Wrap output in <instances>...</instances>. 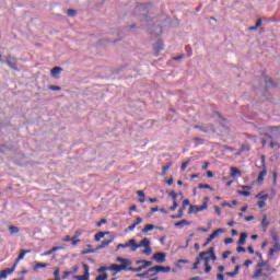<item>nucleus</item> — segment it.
Here are the masks:
<instances>
[{"label": "nucleus", "mask_w": 280, "mask_h": 280, "mask_svg": "<svg viewBox=\"0 0 280 280\" xmlns=\"http://www.w3.org/2000/svg\"><path fill=\"white\" fill-rule=\"evenodd\" d=\"M108 273L104 272L95 278V280H107Z\"/></svg>", "instance_id": "c9c22d12"}, {"label": "nucleus", "mask_w": 280, "mask_h": 280, "mask_svg": "<svg viewBox=\"0 0 280 280\" xmlns=\"http://www.w3.org/2000/svg\"><path fill=\"white\" fill-rule=\"evenodd\" d=\"M232 254V252L228 250V252H223L222 258L225 260L229 258V256Z\"/></svg>", "instance_id": "09e8293b"}, {"label": "nucleus", "mask_w": 280, "mask_h": 280, "mask_svg": "<svg viewBox=\"0 0 280 280\" xmlns=\"http://www.w3.org/2000/svg\"><path fill=\"white\" fill-rule=\"evenodd\" d=\"M182 206L184 207L190 206L189 199H184V202H182Z\"/></svg>", "instance_id": "052dcab7"}, {"label": "nucleus", "mask_w": 280, "mask_h": 280, "mask_svg": "<svg viewBox=\"0 0 280 280\" xmlns=\"http://www.w3.org/2000/svg\"><path fill=\"white\" fill-rule=\"evenodd\" d=\"M60 249H62V246H54V247L50 248V250H51L52 253H56V252H58V250H60Z\"/></svg>", "instance_id": "864d4df0"}, {"label": "nucleus", "mask_w": 280, "mask_h": 280, "mask_svg": "<svg viewBox=\"0 0 280 280\" xmlns=\"http://www.w3.org/2000/svg\"><path fill=\"white\" fill-rule=\"evenodd\" d=\"M236 253H246V248L244 246H237Z\"/></svg>", "instance_id": "49530a36"}, {"label": "nucleus", "mask_w": 280, "mask_h": 280, "mask_svg": "<svg viewBox=\"0 0 280 280\" xmlns=\"http://www.w3.org/2000/svg\"><path fill=\"white\" fill-rule=\"evenodd\" d=\"M185 210H186V207L182 205V209L179 210V215H172V219H182L184 217Z\"/></svg>", "instance_id": "a878e982"}, {"label": "nucleus", "mask_w": 280, "mask_h": 280, "mask_svg": "<svg viewBox=\"0 0 280 280\" xmlns=\"http://www.w3.org/2000/svg\"><path fill=\"white\" fill-rule=\"evenodd\" d=\"M14 270H15L14 266H12V268H8V269H4V270H1L0 271V278L1 279H8L9 275L14 272Z\"/></svg>", "instance_id": "9b49d317"}, {"label": "nucleus", "mask_w": 280, "mask_h": 280, "mask_svg": "<svg viewBox=\"0 0 280 280\" xmlns=\"http://www.w3.org/2000/svg\"><path fill=\"white\" fill-rule=\"evenodd\" d=\"M143 269H144L143 266H139L138 268H132V267L128 268V270L131 271V272H140Z\"/></svg>", "instance_id": "f704fd0d"}, {"label": "nucleus", "mask_w": 280, "mask_h": 280, "mask_svg": "<svg viewBox=\"0 0 280 280\" xmlns=\"http://www.w3.org/2000/svg\"><path fill=\"white\" fill-rule=\"evenodd\" d=\"M248 237V234L247 233H241L240 234V238L237 241V245L240 246H244L246 244V240Z\"/></svg>", "instance_id": "f8f14e48"}, {"label": "nucleus", "mask_w": 280, "mask_h": 280, "mask_svg": "<svg viewBox=\"0 0 280 280\" xmlns=\"http://www.w3.org/2000/svg\"><path fill=\"white\" fill-rule=\"evenodd\" d=\"M170 197L173 199V202H174V201H176L178 195H177L176 191L172 190V191L170 192Z\"/></svg>", "instance_id": "ea45409f"}, {"label": "nucleus", "mask_w": 280, "mask_h": 280, "mask_svg": "<svg viewBox=\"0 0 280 280\" xmlns=\"http://www.w3.org/2000/svg\"><path fill=\"white\" fill-rule=\"evenodd\" d=\"M172 162H168L167 164H165L164 166H163V174H166V172L170 170V167L172 166Z\"/></svg>", "instance_id": "58836bf2"}, {"label": "nucleus", "mask_w": 280, "mask_h": 280, "mask_svg": "<svg viewBox=\"0 0 280 280\" xmlns=\"http://www.w3.org/2000/svg\"><path fill=\"white\" fill-rule=\"evenodd\" d=\"M73 279L90 280V267H89V265L83 264V276H73Z\"/></svg>", "instance_id": "39448f33"}, {"label": "nucleus", "mask_w": 280, "mask_h": 280, "mask_svg": "<svg viewBox=\"0 0 280 280\" xmlns=\"http://www.w3.org/2000/svg\"><path fill=\"white\" fill-rule=\"evenodd\" d=\"M137 278L139 279H149L150 275L148 271L143 272V273H138L136 275Z\"/></svg>", "instance_id": "c756f323"}, {"label": "nucleus", "mask_w": 280, "mask_h": 280, "mask_svg": "<svg viewBox=\"0 0 280 280\" xmlns=\"http://www.w3.org/2000/svg\"><path fill=\"white\" fill-rule=\"evenodd\" d=\"M191 161H192V159H188L186 162L182 163L180 170L185 171L189 166Z\"/></svg>", "instance_id": "2f4dec72"}, {"label": "nucleus", "mask_w": 280, "mask_h": 280, "mask_svg": "<svg viewBox=\"0 0 280 280\" xmlns=\"http://www.w3.org/2000/svg\"><path fill=\"white\" fill-rule=\"evenodd\" d=\"M224 233V230L223 229H218L215 230L210 236L212 240H215L219 237L220 234Z\"/></svg>", "instance_id": "4be33fe9"}, {"label": "nucleus", "mask_w": 280, "mask_h": 280, "mask_svg": "<svg viewBox=\"0 0 280 280\" xmlns=\"http://www.w3.org/2000/svg\"><path fill=\"white\" fill-rule=\"evenodd\" d=\"M137 264H143L142 267L143 269H145L147 267L152 266L153 261L140 260V261H137Z\"/></svg>", "instance_id": "cd10ccee"}, {"label": "nucleus", "mask_w": 280, "mask_h": 280, "mask_svg": "<svg viewBox=\"0 0 280 280\" xmlns=\"http://www.w3.org/2000/svg\"><path fill=\"white\" fill-rule=\"evenodd\" d=\"M107 220L106 219H102L100 222L96 223V226L101 228L103 226V224H106Z\"/></svg>", "instance_id": "8fccbe9b"}, {"label": "nucleus", "mask_w": 280, "mask_h": 280, "mask_svg": "<svg viewBox=\"0 0 280 280\" xmlns=\"http://www.w3.org/2000/svg\"><path fill=\"white\" fill-rule=\"evenodd\" d=\"M265 207H266V202H265L264 200L258 201V208H259V209H262V208H265Z\"/></svg>", "instance_id": "5fc2aeb1"}, {"label": "nucleus", "mask_w": 280, "mask_h": 280, "mask_svg": "<svg viewBox=\"0 0 280 280\" xmlns=\"http://www.w3.org/2000/svg\"><path fill=\"white\" fill-rule=\"evenodd\" d=\"M276 271L275 268H272L269 264L265 261H259L256 265V269L252 276V279H260L261 280H272L271 273Z\"/></svg>", "instance_id": "f03ea898"}, {"label": "nucleus", "mask_w": 280, "mask_h": 280, "mask_svg": "<svg viewBox=\"0 0 280 280\" xmlns=\"http://www.w3.org/2000/svg\"><path fill=\"white\" fill-rule=\"evenodd\" d=\"M67 13H68V15L71 16V18H73V16L77 15V11H75V10H68Z\"/></svg>", "instance_id": "de8ad7c7"}, {"label": "nucleus", "mask_w": 280, "mask_h": 280, "mask_svg": "<svg viewBox=\"0 0 280 280\" xmlns=\"http://www.w3.org/2000/svg\"><path fill=\"white\" fill-rule=\"evenodd\" d=\"M54 277H55V279H60V269H56L55 271H54Z\"/></svg>", "instance_id": "c03bdc74"}, {"label": "nucleus", "mask_w": 280, "mask_h": 280, "mask_svg": "<svg viewBox=\"0 0 280 280\" xmlns=\"http://www.w3.org/2000/svg\"><path fill=\"white\" fill-rule=\"evenodd\" d=\"M16 62V59L12 56H8L5 59V63L13 70H18Z\"/></svg>", "instance_id": "6e6552de"}, {"label": "nucleus", "mask_w": 280, "mask_h": 280, "mask_svg": "<svg viewBox=\"0 0 280 280\" xmlns=\"http://www.w3.org/2000/svg\"><path fill=\"white\" fill-rule=\"evenodd\" d=\"M234 242V240L232 237L225 238V244H232Z\"/></svg>", "instance_id": "e2e57ef3"}, {"label": "nucleus", "mask_w": 280, "mask_h": 280, "mask_svg": "<svg viewBox=\"0 0 280 280\" xmlns=\"http://www.w3.org/2000/svg\"><path fill=\"white\" fill-rule=\"evenodd\" d=\"M128 247H131V253H133V244H131V240H129L128 243H125V244H118L117 245V249H120V248H128Z\"/></svg>", "instance_id": "2eb2a0df"}, {"label": "nucleus", "mask_w": 280, "mask_h": 280, "mask_svg": "<svg viewBox=\"0 0 280 280\" xmlns=\"http://www.w3.org/2000/svg\"><path fill=\"white\" fill-rule=\"evenodd\" d=\"M81 235H82V231L81 230H77L74 237L79 238Z\"/></svg>", "instance_id": "0e129e2a"}, {"label": "nucleus", "mask_w": 280, "mask_h": 280, "mask_svg": "<svg viewBox=\"0 0 280 280\" xmlns=\"http://www.w3.org/2000/svg\"><path fill=\"white\" fill-rule=\"evenodd\" d=\"M142 254H144L145 256H150L152 254V247H144Z\"/></svg>", "instance_id": "e433bc0d"}, {"label": "nucleus", "mask_w": 280, "mask_h": 280, "mask_svg": "<svg viewBox=\"0 0 280 280\" xmlns=\"http://www.w3.org/2000/svg\"><path fill=\"white\" fill-rule=\"evenodd\" d=\"M116 260L118 262H121L120 266H126V268H128L132 264L129 259H125V258H121V257H118Z\"/></svg>", "instance_id": "dca6fc26"}, {"label": "nucleus", "mask_w": 280, "mask_h": 280, "mask_svg": "<svg viewBox=\"0 0 280 280\" xmlns=\"http://www.w3.org/2000/svg\"><path fill=\"white\" fill-rule=\"evenodd\" d=\"M177 207H178V203H177V201H173V207H171V211H175L176 209H177Z\"/></svg>", "instance_id": "6e6d98bb"}, {"label": "nucleus", "mask_w": 280, "mask_h": 280, "mask_svg": "<svg viewBox=\"0 0 280 280\" xmlns=\"http://www.w3.org/2000/svg\"><path fill=\"white\" fill-rule=\"evenodd\" d=\"M106 270L115 271V273L113 275L115 277L117 272H120L121 270H128V268H126V265H112L109 267H101L100 269H97V272L102 273Z\"/></svg>", "instance_id": "7ed1b4c3"}, {"label": "nucleus", "mask_w": 280, "mask_h": 280, "mask_svg": "<svg viewBox=\"0 0 280 280\" xmlns=\"http://www.w3.org/2000/svg\"><path fill=\"white\" fill-rule=\"evenodd\" d=\"M250 265H253V260H245V262H244V266L245 267H249Z\"/></svg>", "instance_id": "680f3d73"}, {"label": "nucleus", "mask_w": 280, "mask_h": 280, "mask_svg": "<svg viewBox=\"0 0 280 280\" xmlns=\"http://www.w3.org/2000/svg\"><path fill=\"white\" fill-rule=\"evenodd\" d=\"M136 224L133 223V224H131L130 226H128L127 229H126V233H129V232H133L135 231V229H136Z\"/></svg>", "instance_id": "79ce46f5"}, {"label": "nucleus", "mask_w": 280, "mask_h": 280, "mask_svg": "<svg viewBox=\"0 0 280 280\" xmlns=\"http://www.w3.org/2000/svg\"><path fill=\"white\" fill-rule=\"evenodd\" d=\"M271 237H272L275 244H276V243H279V236H278V234H277L276 232H272V233H271Z\"/></svg>", "instance_id": "a19ab883"}, {"label": "nucleus", "mask_w": 280, "mask_h": 280, "mask_svg": "<svg viewBox=\"0 0 280 280\" xmlns=\"http://www.w3.org/2000/svg\"><path fill=\"white\" fill-rule=\"evenodd\" d=\"M191 222L187 221V220H182L179 222L175 223L176 229H184V226H190Z\"/></svg>", "instance_id": "ddd939ff"}, {"label": "nucleus", "mask_w": 280, "mask_h": 280, "mask_svg": "<svg viewBox=\"0 0 280 280\" xmlns=\"http://www.w3.org/2000/svg\"><path fill=\"white\" fill-rule=\"evenodd\" d=\"M19 232H20V229H19L18 226H15V225L9 226V233H10L11 235H15V234H18Z\"/></svg>", "instance_id": "5701e85b"}, {"label": "nucleus", "mask_w": 280, "mask_h": 280, "mask_svg": "<svg viewBox=\"0 0 280 280\" xmlns=\"http://www.w3.org/2000/svg\"><path fill=\"white\" fill-rule=\"evenodd\" d=\"M261 226H262V229H264V232H266V231H267V229H268V226H269V222H268V220H267V217H266V215H264V218H262Z\"/></svg>", "instance_id": "393cba45"}, {"label": "nucleus", "mask_w": 280, "mask_h": 280, "mask_svg": "<svg viewBox=\"0 0 280 280\" xmlns=\"http://www.w3.org/2000/svg\"><path fill=\"white\" fill-rule=\"evenodd\" d=\"M110 243H113V240L103 241L96 248L97 249L106 248L108 247V245H110Z\"/></svg>", "instance_id": "6ab92c4d"}, {"label": "nucleus", "mask_w": 280, "mask_h": 280, "mask_svg": "<svg viewBox=\"0 0 280 280\" xmlns=\"http://www.w3.org/2000/svg\"><path fill=\"white\" fill-rule=\"evenodd\" d=\"M71 241H72V238L70 237V235H67L66 237L62 238V242H65V243H69Z\"/></svg>", "instance_id": "13d9d810"}, {"label": "nucleus", "mask_w": 280, "mask_h": 280, "mask_svg": "<svg viewBox=\"0 0 280 280\" xmlns=\"http://www.w3.org/2000/svg\"><path fill=\"white\" fill-rule=\"evenodd\" d=\"M72 275V271H65L62 275V279H68Z\"/></svg>", "instance_id": "3c124183"}, {"label": "nucleus", "mask_w": 280, "mask_h": 280, "mask_svg": "<svg viewBox=\"0 0 280 280\" xmlns=\"http://www.w3.org/2000/svg\"><path fill=\"white\" fill-rule=\"evenodd\" d=\"M241 266H235L234 273L237 276L240 273Z\"/></svg>", "instance_id": "69168bd1"}, {"label": "nucleus", "mask_w": 280, "mask_h": 280, "mask_svg": "<svg viewBox=\"0 0 280 280\" xmlns=\"http://www.w3.org/2000/svg\"><path fill=\"white\" fill-rule=\"evenodd\" d=\"M213 241V238L211 237V235L206 240L205 246L211 244V242Z\"/></svg>", "instance_id": "bf43d9fd"}, {"label": "nucleus", "mask_w": 280, "mask_h": 280, "mask_svg": "<svg viewBox=\"0 0 280 280\" xmlns=\"http://www.w3.org/2000/svg\"><path fill=\"white\" fill-rule=\"evenodd\" d=\"M195 128H198L200 131L207 133L211 130L212 127H201V126H195Z\"/></svg>", "instance_id": "473e14b6"}, {"label": "nucleus", "mask_w": 280, "mask_h": 280, "mask_svg": "<svg viewBox=\"0 0 280 280\" xmlns=\"http://www.w3.org/2000/svg\"><path fill=\"white\" fill-rule=\"evenodd\" d=\"M207 203H205L203 206H190L189 209H188V214H192V213H198L200 211H205L207 210Z\"/></svg>", "instance_id": "423d86ee"}, {"label": "nucleus", "mask_w": 280, "mask_h": 280, "mask_svg": "<svg viewBox=\"0 0 280 280\" xmlns=\"http://www.w3.org/2000/svg\"><path fill=\"white\" fill-rule=\"evenodd\" d=\"M131 245H133V253L137 252L138 248L141 247H150L151 246V241L148 237H144L140 241V243L138 244L137 241L135 238H131Z\"/></svg>", "instance_id": "20e7f679"}, {"label": "nucleus", "mask_w": 280, "mask_h": 280, "mask_svg": "<svg viewBox=\"0 0 280 280\" xmlns=\"http://www.w3.org/2000/svg\"><path fill=\"white\" fill-rule=\"evenodd\" d=\"M268 131L271 132L272 135H269V138H275L279 133V127H269Z\"/></svg>", "instance_id": "4468645a"}, {"label": "nucleus", "mask_w": 280, "mask_h": 280, "mask_svg": "<svg viewBox=\"0 0 280 280\" xmlns=\"http://www.w3.org/2000/svg\"><path fill=\"white\" fill-rule=\"evenodd\" d=\"M211 259L213 260V261H215L217 260V256H215V254H214V249H213V247H210L207 252H201L200 253V255H199V257L198 258H196V261H195V264H194V266H192V269L194 270H197V269H199V265H200V262H201V260H203L205 261V272L206 273H209V272H211V266L209 265V261H211Z\"/></svg>", "instance_id": "f257e3e1"}, {"label": "nucleus", "mask_w": 280, "mask_h": 280, "mask_svg": "<svg viewBox=\"0 0 280 280\" xmlns=\"http://www.w3.org/2000/svg\"><path fill=\"white\" fill-rule=\"evenodd\" d=\"M60 72H62V68H60V67H56V68L51 69V71H50L52 78H57V75H59Z\"/></svg>", "instance_id": "aec40b11"}, {"label": "nucleus", "mask_w": 280, "mask_h": 280, "mask_svg": "<svg viewBox=\"0 0 280 280\" xmlns=\"http://www.w3.org/2000/svg\"><path fill=\"white\" fill-rule=\"evenodd\" d=\"M27 254H31V249H21L20 255H19V257H18V259L15 260V262H14L13 266L16 268L18 264H19L22 259H24L25 255H27Z\"/></svg>", "instance_id": "9d476101"}, {"label": "nucleus", "mask_w": 280, "mask_h": 280, "mask_svg": "<svg viewBox=\"0 0 280 280\" xmlns=\"http://www.w3.org/2000/svg\"><path fill=\"white\" fill-rule=\"evenodd\" d=\"M158 264L165 261L166 255L163 252H156L152 257Z\"/></svg>", "instance_id": "0eeeda50"}, {"label": "nucleus", "mask_w": 280, "mask_h": 280, "mask_svg": "<svg viewBox=\"0 0 280 280\" xmlns=\"http://www.w3.org/2000/svg\"><path fill=\"white\" fill-rule=\"evenodd\" d=\"M269 195L268 194H264L261 195L260 192L256 195L257 199H260L262 201H266L268 199Z\"/></svg>", "instance_id": "c85d7f7f"}, {"label": "nucleus", "mask_w": 280, "mask_h": 280, "mask_svg": "<svg viewBox=\"0 0 280 280\" xmlns=\"http://www.w3.org/2000/svg\"><path fill=\"white\" fill-rule=\"evenodd\" d=\"M142 218H136V222H133V224L136 225V226H138V224H141L142 223Z\"/></svg>", "instance_id": "4d7b16f0"}, {"label": "nucleus", "mask_w": 280, "mask_h": 280, "mask_svg": "<svg viewBox=\"0 0 280 280\" xmlns=\"http://www.w3.org/2000/svg\"><path fill=\"white\" fill-rule=\"evenodd\" d=\"M153 229H155V225H153V224H147V225L142 229V233L152 232Z\"/></svg>", "instance_id": "b1692460"}, {"label": "nucleus", "mask_w": 280, "mask_h": 280, "mask_svg": "<svg viewBox=\"0 0 280 280\" xmlns=\"http://www.w3.org/2000/svg\"><path fill=\"white\" fill-rule=\"evenodd\" d=\"M137 196L139 197V198H145V194H144V191L143 190H137Z\"/></svg>", "instance_id": "a18cd8bd"}, {"label": "nucleus", "mask_w": 280, "mask_h": 280, "mask_svg": "<svg viewBox=\"0 0 280 280\" xmlns=\"http://www.w3.org/2000/svg\"><path fill=\"white\" fill-rule=\"evenodd\" d=\"M280 252V242L275 243L273 247L269 249V259H271L276 253Z\"/></svg>", "instance_id": "1a4fd4ad"}, {"label": "nucleus", "mask_w": 280, "mask_h": 280, "mask_svg": "<svg viewBox=\"0 0 280 280\" xmlns=\"http://www.w3.org/2000/svg\"><path fill=\"white\" fill-rule=\"evenodd\" d=\"M156 272H170L171 271V267H163V266H156Z\"/></svg>", "instance_id": "412c9836"}, {"label": "nucleus", "mask_w": 280, "mask_h": 280, "mask_svg": "<svg viewBox=\"0 0 280 280\" xmlns=\"http://www.w3.org/2000/svg\"><path fill=\"white\" fill-rule=\"evenodd\" d=\"M48 265L47 264H42V262H37L35 264V267H33V270H38L39 268H46Z\"/></svg>", "instance_id": "7c9ffc66"}, {"label": "nucleus", "mask_w": 280, "mask_h": 280, "mask_svg": "<svg viewBox=\"0 0 280 280\" xmlns=\"http://www.w3.org/2000/svg\"><path fill=\"white\" fill-rule=\"evenodd\" d=\"M198 189H210L212 191L211 185L209 184H199Z\"/></svg>", "instance_id": "72a5a7b5"}, {"label": "nucleus", "mask_w": 280, "mask_h": 280, "mask_svg": "<svg viewBox=\"0 0 280 280\" xmlns=\"http://www.w3.org/2000/svg\"><path fill=\"white\" fill-rule=\"evenodd\" d=\"M49 90H50V91H54V92H58V91L61 90V88H60V86H57V85H49Z\"/></svg>", "instance_id": "37998d69"}, {"label": "nucleus", "mask_w": 280, "mask_h": 280, "mask_svg": "<svg viewBox=\"0 0 280 280\" xmlns=\"http://www.w3.org/2000/svg\"><path fill=\"white\" fill-rule=\"evenodd\" d=\"M147 272L150 275V277H155L156 273H159V272L156 271V266H154V267L148 269Z\"/></svg>", "instance_id": "bb28decb"}, {"label": "nucleus", "mask_w": 280, "mask_h": 280, "mask_svg": "<svg viewBox=\"0 0 280 280\" xmlns=\"http://www.w3.org/2000/svg\"><path fill=\"white\" fill-rule=\"evenodd\" d=\"M238 195L243 196V197H249L250 196V191H248V190H240Z\"/></svg>", "instance_id": "4c0bfd02"}, {"label": "nucleus", "mask_w": 280, "mask_h": 280, "mask_svg": "<svg viewBox=\"0 0 280 280\" xmlns=\"http://www.w3.org/2000/svg\"><path fill=\"white\" fill-rule=\"evenodd\" d=\"M106 235H108V232H98L94 235V241L100 242L102 238H104Z\"/></svg>", "instance_id": "f3484780"}, {"label": "nucleus", "mask_w": 280, "mask_h": 280, "mask_svg": "<svg viewBox=\"0 0 280 280\" xmlns=\"http://www.w3.org/2000/svg\"><path fill=\"white\" fill-rule=\"evenodd\" d=\"M217 279H218V280H224V276H223L222 273H219V275L217 276Z\"/></svg>", "instance_id": "774afa93"}, {"label": "nucleus", "mask_w": 280, "mask_h": 280, "mask_svg": "<svg viewBox=\"0 0 280 280\" xmlns=\"http://www.w3.org/2000/svg\"><path fill=\"white\" fill-rule=\"evenodd\" d=\"M71 242H72V245L75 246L77 244L80 243V240H77V236H73V237L71 238Z\"/></svg>", "instance_id": "603ef678"}, {"label": "nucleus", "mask_w": 280, "mask_h": 280, "mask_svg": "<svg viewBox=\"0 0 280 280\" xmlns=\"http://www.w3.org/2000/svg\"><path fill=\"white\" fill-rule=\"evenodd\" d=\"M230 176H242V172L237 167H230Z\"/></svg>", "instance_id": "a211bd4d"}, {"label": "nucleus", "mask_w": 280, "mask_h": 280, "mask_svg": "<svg viewBox=\"0 0 280 280\" xmlns=\"http://www.w3.org/2000/svg\"><path fill=\"white\" fill-rule=\"evenodd\" d=\"M258 176H267V171H266V170H262V171L258 174Z\"/></svg>", "instance_id": "338daca9"}]
</instances>
